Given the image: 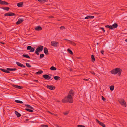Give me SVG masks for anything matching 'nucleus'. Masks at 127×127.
<instances>
[{"instance_id": "1", "label": "nucleus", "mask_w": 127, "mask_h": 127, "mask_svg": "<svg viewBox=\"0 0 127 127\" xmlns=\"http://www.w3.org/2000/svg\"><path fill=\"white\" fill-rule=\"evenodd\" d=\"M73 95V92L72 90H71L69 93V94L67 97H66V99H63L62 101L63 103L68 102L70 103H72L73 102L72 100V96Z\"/></svg>"}, {"instance_id": "2", "label": "nucleus", "mask_w": 127, "mask_h": 127, "mask_svg": "<svg viewBox=\"0 0 127 127\" xmlns=\"http://www.w3.org/2000/svg\"><path fill=\"white\" fill-rule=\"evenodd\" d=\"M121 69L119 68H117L111 70V72L112 74H116L118 73V74L120 75L121 74Z\"/></svg>"}, {"instance_id": "3", "label": "nucleus", "mask_w": 127, "mask_h": 127, "mask_svg": "<svg viewBox=\"0 0 127 127\" xmlns=\"http://www.w3.org/2000/svg\"><path fill=\"white\" fill-rule=\"evenodd\" d=\"M43 49V47L42 46H40L38 47L35 50V53L37 55H38L39 54V52L40 51H42Z\"/></svg>"}, {"instance_id": "4", "label": "nucleus", "mask_w": 127, "mask_h": 127, "mask_svg": "<svg viewBox=\"0 0 127 127\" xmlns=\"http://www.w3.org/2000/svg\"><path fill=\"white\" fill-rule=\"evenodd\" d=\"M51 44L52 46L56 47L58 46L59 43L55 41H52L51 42Z\"/></svg>"}, {"instance_id": "5", "label": "nucleus", "mask_w": 127, "mask_h": 127, "mask_svg": "<svg viewBox=\"0 0 127 127\" xmlns=\"http://www.w3.org/2000/svg\"><path fill=\"white\" fill-rule=\"evenodd\" d=\"M119 102L121 105L125 107H126V102L124 99H121V100L119 101Z\"/></svg>"}, {"instance_id": "6", "label": "nucleus", "mask_w": 127, "mask_h": 127, "mask_svg": "<svg viewBox=\"0 0 127 127\" xmlns=\"http://www.w3.org/2000/svg\"><path fill=\"white\" fill-rule=\"evenodd\" d=\"M4 15L5 16H15V14L12 12H8L4 14Z\"/></svg>"}, {"instance_id": "7", "label": "nucleus", "mask_w": 127, "mask_h": 127, "mask_svg": "<svg viewBox=\"0 0 127 127\" xmlns=\"http://www.w3.org/2000/svg\"><path fill=\"white\" fill-rule=\"evenodd\" d=\"M12 86L16 88L20 89H22L23 88V87L22 86L15 85L14 84H13L12 85Z\"/></svg>"}, {"instance_id": "8", "label": "nucleus", "mask_w": 127, "mask_h": 127, "mask_svg": "<svg viewBox=\"0 0 127 127\" xmlns=\"http://www.w3.org/2000/svg\"><path fill=\"white\" fill-rule=\"evenodd\" d=\"M24 21V19L23 18H19L18 21L16 22V24L18 25L22 22Z\"/></svg>"}, {"instance_id": "9", "label": "nucleus", "mask_w": 127, "mask_h": 127, "mask_svg": "<svg viewBox=\"0 0 127 127\" xmlns=\"http://www.w3.org/2000/svg\"><path fill=\"white\" fill-rule=\"evenodd\" d=\"M16 64L18 66H20V67H25L26 66L23 64H22L21 63L18 62H16Z\"/></svg>"}, {"instance_id": "10", "label": "nucleus", "mask_w": 127, "mask_h": 127, "mask_svg": "<svg viewBox=\"0 0 127 127\" xmlns=\"http://www.w3.org/2000/svg\"><path fill=\"white\" fill-rule=\"evenodd\" d=\"M47 87L51 90H53L55 88V87L52 86L47 85Z\"/></svg>"}, {"instance_id": "11", "label": "nucleus", "mask_w": 127, "mask_h": 127, "mask_svg": "<svg viewBox=\"0 0 127 127\" xmlns=\"http://www.w3.org/2000/svg\"><path fill=\"white\" fill-rule=\"evenodd\" d=\"M17 6L19 7H22L23 6V2H20L17 3Z\"/></svg>"}, {"instance_id": "12", "label": "nucleus", "mask_w": 127, "mask_h": 127, "mask_svg": "<svg viewBox=\"0 0 127 127\" xmlns=\"http://www.w3.org/2000/svg\"><path fill=\"white\" fill-rule=\"evenodd\" d=\"M0 70L4 72L7 73H10V72L7 70V69L6 70L5 69H4L2 68H0Z\"/></svg>"}, {"instance_id": "13", "label": "nucleus", "mask_w": 127, "mask_h": 127, "mask_svg": "<svg viewBox=\"0 0 127 127\" xmlns=\"http://www.w3.org/2000/svg\"><path fill=\"white\" fill-rule=\"evenodd\" d=\"M15 114L18 117H19L21 116V114L20 113H19V112H18V111H15Z\"/></svg>"}, {"instance_id": "14", "label": "nucleus", "mask_w": 127, "mask_h": 127, "mask_svg": "<svg viewBox=\"0 0 127 127\" xmlns=\"http://www.w3.org/2000/svg\"><path fill=\"white\" fill-rule=\"evenodd\" d=\"M94 17V16H87L85 18V19H88L89 18L93 19Z\"/></svg>"}, {"instance_id": "15", "label": "nucleus", "mask_w": 127, "mask_h": 127, "mask_svg": "<svg viewBox=\"0 0 127 127\" xmlns=\"http://www.w3.org/2000/svg\"><path fill=\"white\" fill-rule=\"evenodd\" d=\"M35 29L37 31H40L42 30V28L40 26H38L35 28Z\"/></svg>"}, {"instance_id": "16", "label": "nucleus", "mask_w": 127, "mask_h": 127, "mask_svg": "<svg viewBox=\"0 0 127 127\" xmlns=\"http://www.w3.org/2000/svg\"><path fill=\"white\" fill-rule=\"evenodd\" d=\"M17 69L16 68H7V70L8 71H14L16 70Z\"/></svg>"}, {"instance_id": "17", "label": "nucleus", "mask_w": 127, "mask_h": 127, "mask_svg": "<svg viewBox=\"0 0 127 127\" xmlns=\"http://www.w3.org/2000/svg\"><path fill=\"white\" fill-rule=\"evenodd\" d=\"M1 8L4 10L7 11H8L10 9L9 7H2Z\"/></svg>"}, {"instance_id": "18", "label": "nucleus", "mask_w": 127, "mask_h": 127, "mask_svg": "<svg viewBox=\"0 0 127 127\" xmlns=\"http://www.w3.org/2000/svg\"><path fill=\"white\" fill-rule=\"evenodd\" d=\"M27 49L28 50H30V52H32V47L30 46H28L27 47Z\"/></svg>"}, {"instance_id": "19", "label": "nucleus", "mask_w": 127, "mask_h": 127, "mask_svg": "<svg viewBox=\"0 0 127 127\" xmlns=\"http://www.w3.org/2000/svg\"><path fill=\"white\" fill-rule=\"evenodd\" d=\"M24 57L27 58H28L29 59L30 58V57L28 56V54H23L22 55Z\"/></svg>"}, {"instance_id": "20", "label": "nucleus", "mask_w": 127, "mask_h": 127, "mask_svg": "<svg viewBox=\"0 0 127 127\" xmlns=\"http://www.w3.org/2000/svg\"><path fill=\"white\" fill-rule=\"evenodd\" d=\"M25 106H27V107L26 108L29 109L31 108L32 109V107L30 105L28 104H25Z\"/></svg>"}, {"instance_id": "21", "label": "nucleus", "mask_w": 127, "mask_h": 127, "mask_svg": "<svg viewBox=\"0 0 127 127\" xmlns=\"http://www.w3.org/2000/svg\"><path fill=\"white\" fill-rule=\"evenodd\" d=\"M44 52L46 54H47L48 53V51L47 49L45 47L44 50Z\"/></svg>"}, {"instance_id": "22", "label": "nucleus", "mask_w": 127, "mask_h": 127, "mask_svg": "<svg viewBox=\"0 0 127 127\" xmlns=\"http://www.w3.org/2000/svg\"><path fill=\"white\" fill-rule=\"evenodd\" d=\"M113 27L112 29L116 28L118 26L117 24L116 23H115L112 26Z\"/></svg>"}, {"instance_id": "23", "label": "nucleus", "mask_w": 127, "mask_h": 127, "mask_svg": "<svg viewBox=\"0 0 127 127\" xmlns=\"http://www.w3.org/2000/svg\"><path fill=\"white\" fill-rule=\"evenodd\" d=\"M15 102L17 103H23V102L21 101L17 100H15Z\"/></svg>"}, {"instance_id": "24", "label": "nucleus", "mask_w": 127, "mask_h": 127, "mask_svg": "<svg viewBox=\"0 0 127 127\" xmlns=\"http://www.w3.org/2000/svg\"><path fill=\"white\" fill-rule=\"evenodd\" d=\"M50 69L52 70H55L57 69V68L54 66H52L50 68Z\"/></svg>"}, {"instance_id": "25", "label": "nucleus", "mask_w": 127, "mask_h": 127, "mask_svg": "<svg viewBox=\"0 0 127 127\" xmlns=\"http://www.w3.org/2000/svg\"><path fill=\"white\" fill-rule=\"evenodd\" d=\"M54 78L56 80H59L60 79V77L59 76H56L54 77Z\"/></svg>"}, {"instance_id": "26", "label": "nucleus", "mask_w": 127, "mask_h": 127, "mask_svg": "<svg viewBox=\"0 0 127 127\" xmlns=\"http://www.w3.org/2000/svg\"><path fill=\"white\" fill-rule=\"evenodd\" d=\"M43 73V71L42 70H40L38 71V72L36 73V74H40Z\"/></svg>"}, {"instance_id": "27", "label": "nucleus", "mask_w": 127, "mask_h": 127, "mask_svg": "<svg viewBox=\"0 0 127 127\" xmlns=\"http://www.w3.org/2000/svg\"><path fill=\"white\" fill-rule=\"evenodd\" d=\"M105 27L106 28H109L111 29H112L113 28V27L112 26H109V25H107L105 26Z\"/></svg>"}, {"instance_id": "28", "label": "nucleus", "mask_w": 127, "mask_h": 127, "mask_svg": "<svg viewBox=\"0 0 127 127\" xmlns=\"http://www.w3.org/2000/svg\"><path fill=\"white\" fill-rule=\"evenodd\" d=\"M43 77L45 79H47L49 77V76L47 75H43Z\"/></svg>"}, {"instance_id": "29", "label": "nucleus", "mask_w": 127, "mask_h": 127, "mask_svg": "<svg viewBox=\"0 0 127 127\" xmlns=\"http://www.w3.org/2000/svg\"><path fill=\"white\" fill-rule=\"evenodd\" d=\"M67 51L70 54H73L72 52L69 49H67Z\"/></svg>"}, {"instance_id": "30", "label": "nucleus", "mask_w": 127, "mask_h": 127, "mask_svg": "<svg viewBox=\"0 0 127 127\" xmlns=\"http://www.w3.org/2000/svg\"><path fill=\"white\" fill-rule=\"evenodd\" d=\"M91 58H92V61L93 62L94 61H95V58L93 55H92L91 56Z\"/></svg>"}, {"instance_id": "31", "label": "nucleus", "mask_w": 127, "mask_h": 127, "mask_svg": "<svg viewBox=\"0 0 127 127\" xmlns=\"http://www.w3.org/2000/svg\"><path fill=\"white\" fill-rule=\"evenodd\" d=\"M99 124L101 125V126H102V127H105V125L104 124H103V123L100 122L99 123Z\"/></svg>"}, {"instance_id": "32", "label": "nucleus", "mask_w": 127, "mask_h": 127, "mask_svg": "<svg viewBox=\"0 0 127 127\" xmlns=\"http://www.w3.org/2000/svg\"><path fill=\"white\" fill-rule=\"evenodd\" d=\"M9 4V3L8 2H7L5 1H4L3 4H2V5L5 4V5H8Z\"/></svg>"}, {"instance_id": "33", "label": "nucleus", "mask_w": 127, "mask_h": 127, "mask_svg": "<svg viewBox=\"0 0 127 127\" xmlns=\"http://www.w3.org/2000/svg\"><path fill=\"white\" fill-rule=\"evenodd\" d=\"M69 111H66L65 112H64L63 113V114L65 115H67L69 112Z\"/></svg>"}, {"instance_id": "34", "label": "nucleus", "mask_w": 127, "mask_h": 127, "mask_svg": "<svg viewBox=\"0 0 127 127\" xmlns=\"http://www.w3.org/2000/svg\"><path fill=\"white\" fill-rule=\"evenodd\" d=\"M26 66L29 67H31V66L28 63H26Z\"/></svg>"}, {"instance_id": "35", "label": "nucleus", "mask_w": 127, "mask_h": 127, "mask_svg": "<svg viewBox=\"0 0 127 127\" xmlns=\"http://www.w3.org/2000/svg\"><path fill=\"white\" fill-rule=\"evenodd\" d=\"M110 89L111 91H113L114 89V86H111L110 87Z\"/></svg>"}, {"instance_id": "36", "label": "nucleus", "mask_w": 127, "mask_h": 127, "mask_svg": "<svg viewBox=\"0 0 127 127\" xmlns=\"http://www.w3.org/2000/svg\"><path fill=\"white\" fill-rule=\"evenodd\" d=\"M25 110L29 112H32V110L31 109H29L25 108Z\"/></svg>"}, {"instance_id": "37", "label": "nucleus", "mask_w": 127, "mask_h": 127, "mask_svg": "<svg viewBox=\"0 0 127 127\" xmlns=\"http://www.w3.org/2000/svg\"><path fill=\"white\" fill-rule=\"evenodd\" d=\"M44 55L43 54H41L40 55V58H41L44 57Z\"/></svg>"}, {"instance_id": "38", "label": "nucleus", "mask_w": 127, "mask_h": 127, "mask_svg": "<svg viewBox=\"0 0 127 127\" xmlns=\"http://www.w3.org/2000/svg\"><path fill=\"white\" fill-rule=\"evenodd\" d=\"M69 41L70 42V43H71L73 45H76L75 43H74V42H71L70 41Z\"/></svg>"}, {"instance_id": "39", "label": "nucleus", "mask_w": 127, "mask_h": 127, "mask_svg": "<svg viewBox=\"0 0 127 127\" xmlns=\"http://www.w3.org/2000/svg\"><path fill=\"white\" fill-rule=\"evenodd\" d=\"M38 1L41 2H45V0H38Z\"/></svg>"}, {"instance_id": "40", "label": "nucleus", "mask_w": 127, "mask_h": 127, "mask_svg": "<svg viewBox=\"0 0 127 127\" xmlns=\"http://www.w3.org/2000/svg\"><path fill=\"white\" fill-rule=\"evenodd\" d=\"M65 29V27L64 26H62L60 27V29L61 30H63Z\"/></svg>"}, {"instance_id": "41", "label": "nucleus", "mask_w": 127, "mask_h": 127, "mask_svg": "<svg viewBox=\"0 0 127 127\" xmlns=\"http://www.w3.org/2000/svg\"><path fill=\"white\" fill-rule=\"evenodd\" d=\"M78 127H85L84 126L79 125H78Z\"/></svg>"}, {"instance_id": "42", "label": "nucleus", "mask_w": 127, "mask_h": 127, "mask_svg": "<svg viewBox=\"0 0 127 127\" xmlns=\"http://www.w3.org/2000/svg\"><path fill=\"white\" fill-rule=\"evenodd\" d=\"M3 1H2L1 0H0V4L2 5Z\"/></svg>"}, {"instance_id": "43", "label": "nucleus", "mask_w": 127, "mask_h": 127, "mask_svg": "<svg viewBox=\"0 0 127 127\" xmlns=\"http://www.w3.org/2000/svg\"><path fill=\"white\" fill-rule=\"evenodd\" d=\"M52 76L53 77H52V79H53V76L52 75H50V76H49V79H51V78H52Z\"/></svg>"}, {"instance_id": "44", "label": "nucleus", "mask_w": 127, "mask_h": 127, "mask_svg": "<svg viewBox=\"0 0 127 127\" xmlns=\"http://www.w3.org/2000/svg\"><path fill=\"white\" fill-rule=\"evenodd\" d=\"M96 122L99 124V123L100 122L98 121V120H97V119H96Z\"/></svg>"}, {"instance_id": "45", "label": "nucleus", "mask_w": 127, "mask_h": 127, "mask_svg": "<svg viewBox=\"0 0 127 127\" xmlns=\"http://www.w3.org/2000/svg\"><path fill=\"white\" fill-rule=\"evenodd\" d=\"M42 127L44 126L45 127H48V126L47 125H42Z\"/></svg>"}, {"instance_id": "46", "label": "nucleus", "mask_w": 127, "mask_h": 127, "mask_svg": "<svg viewBox=\"0 0 127 127\" xmlns=\"http://www.w3.org/2000/svg\"><path fill=\"white\" fill-rule=\"evenodd\" d=\"M102 99L103 100H105V98L102 96Z\"/></svg>"}, {"instance_id": "47", "label": "nucleus", "mask_w": 127, "mask_h": 127, "mask_svg": "<svg viewBox=\"0 0 127 127\" xmlns=\"http://www.w3.org/2000/svg\"><path fill=\"white\" fill-rule=\"evenodd\" d=\"M101 29H102V30L103 31V32H105V30L103 28H101Z\"/></svg>"}, {"instance_id": "48", "label": "nucleus", "mask_w": 127, "mask_h": 127, "mask_svg": "<svg viewBox=\"0 0 127 127\" xmlns=\"http://www.w3.org/2000/svg\"><path fill=\"white\" fill-rule=\"evenodd\" d=\"M103 52H104V51H103V50H102L101 51V53L102 54H103Z\"/></svg>"}, {"instance_id": "49", "label": "nucleus", "mask_w": 127, "mask_h": 127, "mask_svg": "<svg viewBox=\"0 0 127 127\" xmlns=\"http://www.w3.org/2000/svg\"><path fill=\"white\" fill-rule=\"evenodd\" d=\"M33 81H34V82H38V81L37 80H33Z\"/></svg>"}, {"instance_id": "50", "label": "nucleus", "mask_w": 127, "mask_h": 127, "mask_svg": "<svg viewBox=\"0 0 127 127\" xmlns=\"http://www.w3.org/2000/svg\"><path fill=\"white\" fill-rule=\"evenodd\" d=\"M84 80L86 81H88L89 80L88 79H84Z\"/></svg>"}, {"instance_id": "51", "label": "nucleus", "mask_w": 127, "mask_h": 127, "mask_svg": "<svg viewBox=\"0 0 127 127\" xmlns=\"http://www.w3.org/2000/svg\"><path fill=\"white\" fill-rule=\"evenodd\" d=\"M34 51V49L33 48H32V52Z\"/></svg>"}, {"instance_id": "52", "label": "nucleus", "mask_w": 127, "mask_h": 127, "mask_svg": "<svg viewBox=\"0 0 127 127\" xmlns=\"http://www.w3.org/2000/svg\"><path fill=\"white\" fill-rule=\"evenodd\" d=\"M0 43L1 44H4V42H0Z\"/></svg>"}, {"instance_id": "53", "label": "nucleus", "mask_w": 127, "mask_h": 127, "mask_svg": "<svg viewBox=\"0 0 127 127\" xmlns=\"http://www.w3.org/2000/svg\"><path fill=\"white\" fill-rule=\"evenodd\" d=\"M29 119H27L26 120V121H28L29 120Z\"/></svg>"}, {"instance_id": "54", "label": "nucleus", "mask_w": 127, "mask_h": 127, "mask_svg": "<svg viewBox=\"0 0 127 127\" xmlns=\"http://www.w3.org/2000/svg\"><path fill=\"white\" fill-rule=\"evenodd\" d=\"M91 73H92V74H95V73H94V72H91Z\"/></svg>"}, {"instance_id": "55", "label": "nucleus", "mask_w": 127, "mask_h": 127, "mask_svg": "<svg viewBox=\"0 0 127 127\" xmlns=\"http://www.w3.org/2000/svg\"><path fill=\"white\" fill-rule=\"evenodd\" d=\"M57 127H59V126L58 125H57Z\"/></svg>"}, {"instance_id": "56", "label": "nucleus", "mask_w": 127, "mask_h": 127, "mask_svg": "<svg viewBox=\"0 0 127 127\" xmlns=\"http://www.w3.org/2000/svg\"><path fill=\"white\" fill-rule=\"evenodd\" d=\"M125 41L127 42V39H126L125 40Z\"/></svg>"}, {"instance_id": "57", "label": "nucleus", "mask_w": 127, "mask_h": 127, "mask_svg": "<svg viewBox=\"0 0 127 127\" xmlns=\"http://www.w3.org/2000/svg\"><path fill=\"white\" fill-rule=\"evenodd\" d=\"M23 60H24V61H25V60H26V59H23Z\"/></svg>"}, {"instance_id": "58", "label": "nucleus", "mask_w": 127, "mask_h": 127, "mask_svg": "<svg viewBox=\"0 0 127 127\" xmlns=\"http://www.w3.org/2000/svg\"><path fill=\"white\" fill-rule=\"evenodd\" d=\"M98 44H99V43H97V45H98Z\"/></svg>"}, {"instance_id": "59", "label": "nucleus", "mask_w": 127, "mask_h": 127, "mask_svg": "<svg viewBox=\"0 0 127 127\" xmlns=\"http://www.w3.org/2000/svg\"><path fill=\"white\" fill-rule=\"evenodd\" d=\"M29 122H31V121H30Z\"/></svg>"}, {"instance_id": "60", "label": "nucleus", "mask_w": 127, "mask_h": 127, "mask_svg": "<svg viewBox=\"0 0 127 127\" xmlns=\"http://www.w3.org/2000/svg\"><path fill=\"white\" fill-rule=\"evenodd\" d=\"M32 110L33 109V107H32Z\"/></svg>"}, {"instance_id": "61", "label": "nucleus", "mask_w": 127, "mask_h": 127, "mask_svg": "<svg viewBox=\"0 0 127 127\" xmlns=\"http://www.w3.org/2000/svg\"><path fill=\"white\" fill-rule=\"evenodd\" d=\"M32 112L33 111L32 110Z\"/></svg>"}]
</instances>
